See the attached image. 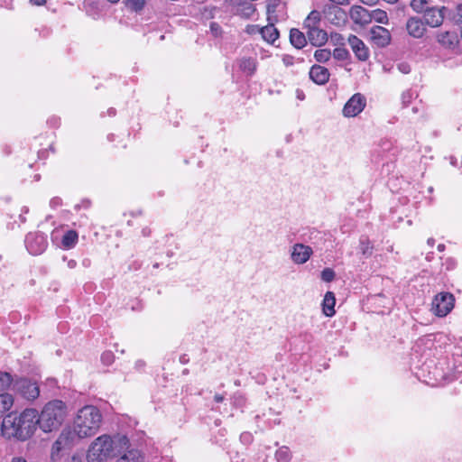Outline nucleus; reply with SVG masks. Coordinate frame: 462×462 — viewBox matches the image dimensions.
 Listing matches in <instances>:
<instances>
[{
  "instance_id": "f03ea898",
  "label": "nucleus",
  "mask_w": 462,
  "mask_h": 462,
  "mask_svg": "<svg viewBox=\"0 0 462 462\" xmlns=\"http://www.w3.org/2000/svg\"><path fill=\"white\" fill-rule=\"evenodd\" d=\"M129 439L126 436L116 435L110 437L101 435L89 446L87 452L88 462H106L111 456L121 453L128 448Z\"/></svg>"
},
{
  "instance_id": "f3484780",
  "label": "nucleus",
  "mask_w": 462,
  "mask_h": 462,
  "mask_svg": "<svg viewBox=\"0 0 462 462\" xmlns=\"http://www.w3.org/2000/svg\"><path fill=\"white\" fill-rule=\"evenodd\" d=\"M116 458V462H145L144 455L137 448H125Z\"/></svg>"
},
{
  "instance_id": "8fccbe9b",
  "label": "nucleus",
  "mask_w": 462,
  "mask_h": 462,
  "mask_svg": "<svg viewBox=\"0 0 462 462\" xmlns=\"http://www.w3.org/2000/svg\"><path fill=\"white\" fill-rule=\"evenodd\" d=\"M108 2L112 3V4H116L117 3L119 0H107Z\"/></svg>"
},
{
  "instance_id": "bb28decb",
  "label": "nucleus",
  "mask_w": 462,
  "mask_h": 462,
  "mask_svg": "<svg viewBox=\"0 0 462 462\" xmlns=\"http://www.w3.org/2000/svg\"><path fill=\"white\" fill-rule=\"evenodd\" d=\"M78 242V234L74 230L68 231L62 237V245L66 249H70L75 246Z\"/></svg>"
},
{
  "instance_id": "393cba45",
  "label": "nucleus",
  "mask_w": 462,
  "mask_h": 462,
  "mask_svg": "<svg viewBox=\"0 0 462 462\" xmlns=\"http://www.w3.org/2000/svg\"><path fill=\"white\" fill-rule=\"evenodd\" d=\"M256 67L257 63L254 59L243 58L239 60L240 69L247 75H253L256 70Z\"/></svg>"
},
{
  "instance_id": "a19ab883",
  "label": "nucleus",
  "mask_w": 462,
  "mask_h": 462,
  "mask_svg": "<svg viewBox=\"0 0 462 462\" xmlns=\"http://www.w3.org/2000/svg\"><path fill=\"white\" fill-rule=\"evenodd\" d=\"M10 462H28L25 457L21 456L13 457Z\"/></svg>"
},
{
  "instance_id": "a211bd4d",
  "label": "nucleus",
  "mask_w": 462,
  "mask_h": 462,
  "mask_svg": "<svg viewBox=\"0 0 462 462\" xmlns=\"http://www.w3.org/2000/svg\"><path fill=\"white\" fill-rule=\"evenodd\" d=\"M310 79L317 84L323 85L329 79L328 69L319 65H313L310 70Z\"/></svg>"
},
{
  "instance_id": "4be33fe9",
  "label": "nucleus",
  "mask_w": 462,
  "mask_h": 462,
  "mask_svg": "<svg viewBox=\"0 0 462 462\" xmlns=\"http://www.w3.org/2000/svg\"><path fill=\"white\" fill-rule=\"evenodd\" d=\"M259 32L263 39L268 43H273L279 37V32L273 23L261 28Z\"/></svg>"
},
{
  "instance_id": "423d86ee",
  "label": "nucleus",
  "mask_w": 462,
  "mask_h": 462,
  "mask_svg": "<svg viewBox=\"0 0 462 462\" xmlns=\"http://www.w3.org/2000/svg\"><path fill=\"white\" fill-rule=\"evenodd\" d=\"M79 439V438L76 435V432L70 428H64L51 445L50 451L51 460L52 462L60 461L62 457L73 448Z\"/></svg>"
},
{
  "instance_id": "1a4fd4ad",
  "label": "nucleus",
  "mask_w": 462,
  "mask_h": 462,
  "mask_svg": "<svg viewBox=\"0 0 462 462\" xmlns=\"http://www.w3.org/2000/svg\"><path fill=\"white\" fill-rule=\"evenodd\" d=\"M369 40L374 46L384 48L390 44L392 36L388 29L375 25L369 31Z\"/></svg>"
},
{
  "instance_id": "9b49d317",
  "label": "nucleus",
  "mask_w": 462,
  "mask_h": 462,
  "mask_svg": "<svg viewBox=\"0 0 462 462\" xmlns=\"http://www.w3.org/2000/svg\"><path fill=\"white\" fill-rule=\"evenodd\" d=\"M365 106V99L361 94H355L345 105L343 114L353 117L360 114Z\"/></svg>"
},
{
  "instance_id": "dca6fc26",
  "label": "nucleus",
  "mask_w": 462,
  "mask_h": 462,
  "mask_svg": "<svg viewBox=\"0 0 462 462\" xmlns=\"http://www.w3.org/2000/svg\"><path fill=\"white\" fill-rule=\"evenodd\" d=\"M351 20L358 25L364 26L371 22L370 13L360 5H354L349 12Z\"/></svg>"
},
{
  "instance_id": "49530a36",
  "label": "nucleus",
  "mask_w": 462,
  "mask_h": 462,
  "mask_svg": "<svg viewBox=\"0 0 462 462\" xmlns=\"http://www.w3.org/2000/svg\"><path fill=\"white\" fill-rule=\"evenodd\" d=\"M434 242H435V241H434V239H433V238H429V239H428V244H429L430 245H434Z\"/></svg>"
},
{
  "instance_id": "ea45409f",
  "label": "nucleus",
  "mask_w": 462,
  "mask_h": 462,
  "mask_svg": "<svg viewBox=\"0 0 462 462\" xmlns=\"http://www.w3.org/2000/svg\"><path fill=\"white\" fill-rule=\"evenodd\" d=\"M282 62L285 66H291L292 64V58L291 56H284L282 58Z\"/></svg>"
},
{
  "instance_id": "4468645a",
  "label": "nucleus",
  "mask_w": 462,
  "mask_h": 462,
  "mask_svg": "<svg viewBox=\"0 0 462 462\" xmlns=\"http://www.w3.org/2000/svg\"><path fill=\"white\" fill-rule=\"evenodd\" d=\"M408 34L415 39H420L427 32L426 23L419 17H410L406 22Z\"/></svg>"
},
{
  "instance_id": "ddd939ff",
  "label": "nucleus",
  "mask_w": 462,
  "mask_h": 462,
  "mask_svg": "<svg viewBox=\"0 0 462 462\" xmlns=\"http://www.w3.org/2000/svg\"><path fill=\"white\" fill-rule=\"evenodd\" d=\"M26 246L31 254H40L45 250L47 241L42 234H30L26 237Z\"/></svg>"
},
{
  "instance_id": "a878e982",
  "label": "nucleus",
  "mask_w": 462,
  "mask_h": 462,
  "mask_svg": "<svg viewBox=\"0 0 462 462\" xmlns=\"http://www.w3.org/2000/svg\"><path fill=\"white\" fill-rule=\"evenodd\" d=\"M321 14L319 11H311L304 21V26L308 30L319 27Z\"/></svg>"
},
{
  "instance_id": "c03bdc74",
  "label": "nucleus",
  "mask_w": 462,
  "mask_h": 462,
  "mask_svg": "<svg viewBox=\"0 0 462 462\" xmlns=\"http://www.w3.org/2000/svg\"><path fill=\"white\" fill-rule=\"evenodd\" d=\"M214 400H215L217 402H223V400H224V396H223V395H221V394H216V395L214 396Z\"/></svg>"
},
{
  "instance_id": "20e7f679",
  "label": "nucleus",
  "mask_w": 462,
  "mask_h": 462,
  "mask_svg": "<svg viewBox=\"0 0 462 462\" xmlns=\"http://www.w3.org/2000/svg\"><path fill=\"white\" fill-rule=\"evenodd\" d=\"M101 422L102 415L99 410L95 406L87 405L79 411L72 430L79 439L90 437L98 431Z\"/></svg>"
},
{
  "instance_id": "7c9ffc66",
  "label": "nucleus",
  "mask_w": 462,
  "mask_h": 462,
  "mask_svg": "<svg viewBox=\"0 0 462 462\" xmlns=\"http://www.w3.org/2000/svg\"><path fill=\"white\" fill-rule=\"evenodd\" d=\"M331 57V52L328 49H319L317 50L314 53V58L319 62H326Z\"/></svg>"
},
{
  "instance_id": "c756f323",
  "label": "nucleus",
  "mask_w": 462,
  "mask_h": 462,
  "mask_svg": "<svg viewBox=\"0 0 462 462\" xmlns=\"http://www.w3.org/2000/svg\"><path fill=\"white\" fill-rule=\"evenodd\" d=\"M13 378L10 374L0 372V392L7 390L12 385Z\"/></svg>"
},
{
  "instance_id": "f257e3e1",
  "label": "nucleus",
  "mask_w": 462,
  "mask_h": 462,
  "mask_svg": "<svg viewBox=\"0 0 462 462\" xmlns=\"http://www.w3.org/2000/svg\"><path fill=\"white\" fill-rule=\"evenodd\" d=\"M37 426V411L32 408L23 410L20 414L8 413L1 425L2 435L10 439L24 441L30 439Z\"/></svg>"
},
{
  "instance_id": "a18cd8bd",
  "label": "nucleus",
  "mask_w": 462,
  "mask_h": 462,
  "mask_svg": "<svg viewBox=\"0 0 462 462\" xmlns=\"http://www.w3.org/2000/svg\"><path fill=\"white\" fill-rule=\"evenodd\" d=\"M365 5H374L376 3L377 0H359Z\"/></svg>"
},
{
  "instance_id": "6ab92c4d",
  "label": "nucleus",
  "mask_w": 462,
  "mask_h": 462,
  "mask_svg": "<svg viewBox=\"0 0 462 462\" xmlns=\"http://www.w3.org/2000/svg\"><path fill=\"white\" fill-rule=\"evenodd\" d=\"M437 41L445 48L453 49L458 42L457 35L455 32H439L437 34Z\"/></svg>"
},
{
  "instance_id": "58836bf2",
  "label": "nucleus",
  "mask_w": 462,
  "mask_h": 462,
  "mask_svg": "<svg viewBox=\"0 0 462 462\" xmlns=\"http://www.w3.org/2000/svg\"><path fill=\"white\" fill-rule=\"evenodd\" d=\"M210 31L214 33V35H217L220 31V27L218 26L217 23H210Z\"/></svg>"
},
{
  "instance_id": "c85d7f7f",
  "label": "nucleus",
  "mask_w": 462,
  "mask_h": 462,
  "mask_svg": "<svg viewBox=\"0 0 462 462\" xmlns=\"http://www.w3.org/2000/svg\"><path fill=\"white\" fill-rule=\"evenodd\" d=\"M371 21L374 20L378 23L387 24L389 22L387 13L381 9L374 10L371 14Z\"/></svg>"
},
{
  "instance_id": "e433bc0d",
  "label": "nucleus",
  "mask_w": 462,
  "mask_h": 462,
  "mask_svg": "<svg viewBox=\"0 0 462 462\" xmlns=\"http://www.w3.org/2000/svg\"><path fill=\"white\" fill-rule=\"evenodd\" d=\"M114 354L111 351L104 352L101 356V361L106 365H110L114 362Z\"/></svg>"
},
{
  "instance_id": "f8f14e48",
  "label": "nucleus",
  "mask_w": 462,
  "mask_h": 462,
  "mask_svg": "<svg viewBox=\"0 0 462 462\" xmlns=\"http://www.w3.org/2000/svg\"><path fill=\"white\" fill-rule=\"evenodd\" d=\"M313 254L312 248L303 244H295L291 248V257L294 263H305Z\"/></svg>"
},
{
  "instance_id": "7ed1b4c3",
  "label": "nucleus",
  "mask_w": 462,
  "mask_h": 462,
  "mask_svg": "<svg viewBox=\"0 0 462 462\" xmlns=\"http://www.w3.org/2000/svg\"><path fill=\"white\" fill-rule=\"evenodd\" d=\"M66 414V405L63 402L59 400L49 402L40 414L37 412V425L43 432H51L61 426Z\"/></svg>"
},
{
  "instance_id": "72a5a7b5",
  "label": "nucleus",
  "mask_w": 462,
  "mask_h": 462,
  "mask_svg": "<svg viewBox=\"0 0 462 462\" xmlns=\"http://www.w3.org/2000/svg\"><path fill=\"white\" fill-rule=\"evenodd\" d=\"M127 8L132 11H139L143 9L144 5V0H126L125 2Z\"/></svg>"
},
{
  "instance_id": "39448f33",
  "label": "nucleus",
  "mask_w": 462,
  "mask_h": 462,
  "mask_svg": "<svg viewBox=\"0 0 462 462\" xmlns=\"http://www.w3.org/2000/svg\"><path fill=\"white\" fill-rule=\"evenodd\" d=\"M410 5L414 12L422 14L424 23L431 28L443 23L448 10L445 6L432 5L428 0H411Z\"/></svg>"
},
{
  "instance_id": "473e14b6",
  "label": "nucleus",
  "mask_w": 462,
  "mask_h": 462,
  "mask_svg": "<svg viewBox=\"0 0 462 462\" xmlns=\"http://www.w3.org/2000/svg\"><path fill=\"white\" fill-rule=\"evenodd\" d=\"M291 457L290 451L287 448L282 447L276 452V458L279 462H287Z\"/></svg>"
},
{
  "instance_id": "cd10ccee",
  "label": "nucleus",
  "mask_w": 462,
  "mask_h": 462,
  "mask_svg": "<svg viewBox=\"0 0 462 462\" xmlns=\"http://www.w3.org/2000/svg\"><path fill=\"white\" fill-rule=\"evenodd\" d=\"M448 16L455 24L462 26V3L449 10Z\"/></svg>"
},
{
  "instance_id": "de8ad7c7",
  "label": "nucleus",
  "mask_w": 462,
  "mask_h": 462,
  "mask_svg": "<svg viewBox=\"0 0 462 462\" xmlns=\"http://www.w3.org/2000/svg\"><path fill=\"white\" fill-rule=\"evenodd\" d=\"M438 249H439V251H440V252H441V251H443V250H444V245H438Z\"/></svg>"
},
{
  "instance_id": "aec40b11",
  "label": "nucleus",
  "mask_w": 462,
  "mask_h": 462,
  "mask_svg": "<svg viewBox=\"0 0 462 462\" xmlns=\"http://www.w3.org/2000/svg\"><path fill=\"white\" fill-rule=\"evenodd\" d=\"M307 35L311 44L315 46H321L328 41L327 32L319 27L308 30Z\"/></svg>"
},
{
  "instance_id": "09e8293b",
  "label": "nucleus",
  "mask_w": 462,
  "mask_h": 462,
  "mask_svg": "<svg viewBox=\"0 0 462 462\" xmlns=\"http://www.w3.org/2000/svg\"><path fill=\"white\" fill-rule=\"evenodd\" d=\"M385 1L388 3L393 4V3L397 2L398 0H385Z\"/></svg>"
},
{
  "instance_id": "2f4dec72",
  "label": "nucleus",
  "mask_w": 462,
  "mask_h": 462,
  "mask_svg": "<svg viewBox=\"0 0 462 462\" xmlns=\"http://www.w3.org/2000/svg\"><path fill=\"white\" fill-rule=\"evenodd\" d=\"M267 1V14L268 20L272 21L274 17V14L276 12V8L279 5L281 0H266Z\"/></svg>"
},
{
  "instance_id": "412c9836",
  "label": "nucleus",
  "mask_w": 462,
  "mask_h": 462,
  "mask_svg": "<svg viewBox=\"0 0 462 462\" xmlns=\"http://www.w3.org/2000/svg\"><path fill=\"white\" fill-rule=\"evenodd\" d=\"M335 303L336 299L335 295L332 291H328L325 296L322 302V311L325 316L327 317H332L335 315Z\"/></svg>"
},
{
  "instance_id": "37998d69",
  "label": "nucleus",
  "mask_w": 462,
  "mask_h": 462,
  "mask_svg": "<svg viewBox=\"0 0 462 462\" xmlns=\"http://www.w3.org/2000/svg\"><path fill=\"white\" fill-rule=\"evenodd\" d=\"M31 2L35 5H42L46 0H31Z\"/></svg>"
},
{
  "instance_id": "5701e85b",
  "label": "nucleus",
  "mask_w": 462,
  "mask_h": 462,
  "mask_svg": "<svg viewBox=\"0 0 462 462\" xmlns=\"http://www.w3.org/2000/svg\"><path fill=\"white\" fill-rule=\"evenodd\" d=\"M14 403V398L11 393H0V416L9 411Z\"/></svg>"
},
{
  "instance_id": "b1692460",
  "label": "nucleus",
  "mask_w": 462,
  "mask_h": 462,
  "mask_svg": "<svg viewBox=\"0 0 462 462\" xmlns=\"http://www.w3.org/2000/svg\"><path fill=\"white\" fill-rule=\"evenodd\" d=\"M290 41L291 44L297 49H300L305 46L307 41L304 33L300 32L298 29H291L290 32Z\"/></svg>"
},
{
  "instance_id": "6e6552de",
  "label": "nucleus",
  "mask_w": 462,
  "mask_h": 462,
  "mask_svg": "<svg viewBox=\"0 0 462 462\" xmlns=\"http://www.w3.org/2000/svg\"><path fill=\"white\" fill-rule=\"evenodd\" d=\"M454 296L448 292H441L432 301V311L439 317L447 316L454 308Z\"/></svg>"
},
{
  "instance_id": "2eb2a0df",
  "label": "nucleus",
  "mask_w": 462,
  "mask_h": 462,
  "mask_svg": "<svg viewBox=\"0 0 462 462\" xmlns=\"http://www.w3.org/2000/svg\"><path fill=\"white\" fill-rule=\"evenodd\" d=\"M347 42L359 60L365 61L369 58L368 48L358 37L356 35H349L347 38Z\"/></svg>"
},
{
  "instance_id": "79ce46f5",
  "label": "nucleus",
  "mask_w": 462,
  "mask_h": 462,
  "mask_svg": "<svg viewBox=\"0 0 462 462\" xmlns=\"http://www.w3.org/2000/svg\"><path fill=\"white\" fill-rule=\"evenodd\" d=\"M66 462H81V458L78 455H73L68 461Z\"/></svg>"
},
{
  "instance_id": "c9c22d12",
  "label": "nucleus",
  "mask_w": 462,
  "mask_h": 462,
  "mask_svg": "<svg viewBox=\"0 0 462 462\" xmlns=\"http://www.w3.org/2000/svg\"><path fill=\"white\" fill-rule=\"evenodd\" d=\"M333 57L338 60H344L348 57V51L344 48H336L333 51Z\"/></svg>"
},
{
  "instance_id": "4c0bfd02",
  "label": "nucleus",
  "mask_w": 462,
  "mask_h": 462,
  "mask_svg": "<svg viewBox=\"0 0 462 462\" xmlns=\"http://www.w3.org/2000/svg\"><path fill=\"white\" fill-rule=\"evenodd\" d=\"M398 69L404 74H407L411 71V67L407 63H401L398 65Z\"/></svg>"
},
{
  "instance_id": "9d476101",
  "label": "nucleus",
  "mask_w": 462,
  "mask_h": 462,
  "mask_svg": "<svg viewBox=\"0 0 462 462\" xmlns=\"http://www.w3.org/2000/svg\"><path fill=\"white\" fill-rule=\"evenodd\" d=\"M325 18L336 26H344L347 23V14L337 5H329L324 10Z\"/></svg>"
},
{
  "instance_id": "f704fd0d",
  "label": "nucleus",
  "mask_w": 462,
  "mask_h": 462,
  "mask_svg": "<svg viewBox=\"0 0 462 462\" xmlns=\"http://www.w3.org/2000/svg\"><path fill=\"white\" fill-rule=\"evenodd\" d=\"M321 279L326 282H330L335 279L336 273L331 268H325L321 272Z\"/></svg>"
},
{
  "instance_id": "0eeeda50",
  "label": "nucleus",
  "mask_w": 462,
  "mask_h": 462,
  "mask_svg": "<svg viewBox=\"0 0 462 462\" xmlns=\"http://www.w3.org/2000/svg\"><path fill=\"white\" fill-rule=\"evenodd\" d=\"M13 389L27 401H34L40 395L39 386L35 382L26 378L13 379Z\"/></svg>"
}]
</instances>
